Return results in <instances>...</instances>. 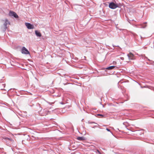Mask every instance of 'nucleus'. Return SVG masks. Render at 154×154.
<instances>
[{"instance_id":"obj_2","label":"nucleus","mask_w":154,"mask_h":154,"mask_svg":"<svg viewBox=\"0 0 154 154\" xmlns=\"http://www.w3.org/2000/svg\"><path fill=\"white\" fill-rule=\"evenodd\" d=\"M21 52L22 54H29V51L24 47L22 48L21 50Z\"/></svg>"},{"instance_id":"obj_5","label":"nucleus","mask_w":154,"mask_h":154,"mask_svg":"<svg viewBox=\"0 0 154 154\" xmlns=\"http://www.w3.org/2000/svg\"><path fill=\"white\" fill-rule=\"evenodd\" d=\"M129 60H133L135 59V56L131 53H130L127 54Z\"/></svg>"},{"instance_id":"obj_7","label":"nucleus","mask_w":154,"mask_h":154,"mask_svg":"<svg viewBox=\"0 0 154 154\" xmlns=\"http://www.w3.org/2000/svg\"><path fill=\"white\" fill-rule=\"evenodd\" d=\"M35 34L38 37H41L42 36V34L41 33L37 30L35 31Z\"/></svg>"},{"instance_id":"obj_16","label":"nucleus","mask_w":154,"mask_h":154,"mask_svg":"<svg viewBox=\"0 0 154 154\" xmlns=\"http://www.w3.org/2000/svg\"><path fill=\"white\" fill-rule=\"evenodd\" d=\"M140 38H142V36H140Z\"/></svg>"},{"instance_id":"obj_4","label":"nucleus","mask_w":154,"mask_h":154,"mask_svg":"<svg viewBox=\"0 0 154 154\" xmlns=\"http://www.w3.org/2000/svg\"><path fill=\"white\" fill-rule=\"evenodd\" d=\"M10 16H13L14 17L16 18H17L18 17V15L16 13L13 11H10L9 14Z\"/></svg>"},{"instance_id":"obj_8","label":"nucleus","mask_w":154,"mask_h":154,"mask_svg":"<svg viewBox=\"0 0 154 154\" xmlns=\"http://www.w3.org/2000/svg\"><path fill=\"white\" fill-rule=\"evenodd\" d=\"M4 139L6 140H9L10 142H11V143H13L14 142V140L11 138H8V137H5Z\"/></svg>"},{"instance_id":"obj_10","label":"nucleus","mask_w":154,"mask_h":154,"mask_svg":"<svg viewBox=\"0 0 154 154\" xmlns=\"http://www.w3.org/2000/svg\"><path fill=\"white\" fill-rule=\"evenodd\" d=\"M115 67V66H111L106 68V69L108 70L112 69H114Z\"/></svg>"},{"instance_id":"obj_14","label":"nucleus","mask_w":154,"mask_h":154,"mask_svg":"<svg viewBox=\"0 0 154 154\" xmlns=\"http://www.w3.org/2000/svg\"><path fill=\"white\" fill-rule=\"evenodd\" d=\"M97 151L98 152L99 154H100V153L99 150H97Z\"/></svg>"},{"instance_id":"obj_1","label":"nucleus","mask_w":154,"mask_h":154,"mask_svg":"<svg viewBox=\"0 0 154 154\" xmlns=\"http://www.w3.org/2000/svg\"><path fill=\"white\" fill-rule=\"evenodd\" d=\"M8 24H10V23L8 20L7 19H6L5 20V22L4 24V26L2 28V29L3 30L5 31L7 29V25Z\"/></svg>"},{"instance_id":"obj_11","label":"nucleus","mask_w":154,"mask_h":154,"mask_svg":"<svg viewBox=\"0 0 154 154\" xmlns=\"http://www.w3.org/2000/svg\"><path fill=\"white\" fill-rule=\"evenodd\" d=\"M106 130L107 131H109V132H110L111 133H112V132H111V131H110V129H109L108 128H106Z\"/></svg>"},{"instance_id":"obj_9","label":"nucleus","mask_w":154,"mask_h":154,"mask_svg":"<svg viewBox=\"0 0 154 154\" xmlns=\"http://www.w3.org/2000/svg\"><path fill=\"white\" fill-rule=\"evenodd\" d=\"M85 140V138L83 137H78V140Z\"/></svg>"},{"instance_id":"obj_12","label":"nucleus","mask_w":154,"mask_h":154,"mask_svg":"<svg viewBox=\"0 0 154 154\" xmlns=\"http://www.w3.org/2000/svg\"><path fill=\"white\" fill-rule=\"evenodd\" d=\"M113 64H116V62L115 61H113Z\"/></svg>"},{"instance_id":"obj_13","label":"nucleus","mask_w":154,"mask_h":154,"mask_svg":"<svg viewBox=\"0 0 154 154\" xmlns=\"http://www.w3.org/2000/svg\"><path fill=\"white\" fill-rule=\"evenodd\" d=\"M98 116H103V115H101V114H98Z\"/></svg>"},{"instance_id":"obj_15","label":"nucleus","mask_w":154,"mask_h":154,"mask_svg":"<svg viewBox=\"0 0 154 154\" xmlns=\"http://www.w3.org/2000/svg\"><path fill=\"white\" fill-rule=\"evenodd\" d=\"M47 114V113H46V114H43V115H42V116H44V115H46Z\"/></svg>"},{"instance_id":"obj_3","label":"nucleus","mask_w":154,"mask_h":154,"mask_svg":"<svg viewBox=\"0 0 154 154\" xmlns=\"http://www.w3.org/2000/svg\"><path fill=\"white\" fill-rule=\"evenodd\" d=\"M117 7V5L113 2H111L109 5V7L111 9H114Z\"/></svg>"},{"instance_id":"obj_6","label":"nucleus","mask_w":154,"mask_h":154,"mask_svg":"<svg viewBox=\"0 0 154 154\" xmlns=\"http://www.w3.org/2000/svg\"><path fill=\"white\" fill-rule=\"evenodd\" d=\"M25 25L27 27V28L29 29H33L34 28L33 25H32L30 23H26Z\"/></svg>"}]
</instances>
